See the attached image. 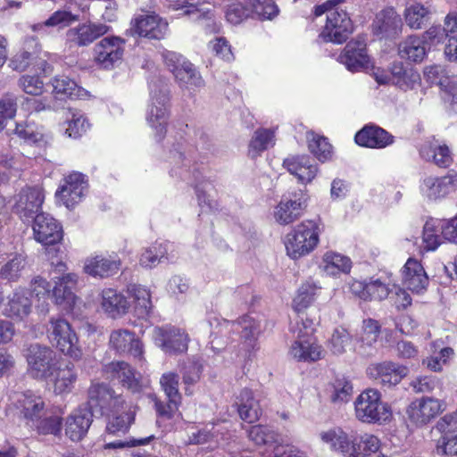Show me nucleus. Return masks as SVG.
<instances>
[{"label":"nucleus","instance_id":"nucleus-1","mask_svg":"<svg viewBox=\"0 0 457 457\" xmlns=\"http://www.w3.org/2000/svg\"><path fill=\"white\" fill-rule=\"evenodd\" d=\"M78 279V275L73 272L54 276L53 278L54 287L52 288L46 278L37 276L30 283L31 292H29V296L34 295L38 301L43 300L45 303L51 295L56 305L66 312H72L79 300L72 292Z\"/></svg>","mask_w":457,"mask_h":457},{"label":"nucleus","instance_id":"nucleus-2","mask_svg":"<svg viewBox=\"0 0 457 457\" xmlns=\"http://www.w3.org/2000/svg\"><path fill=\"white\" fill-rule=\"evenodd\" d=\"M150 104L146 112V122L154 131L157 140H162L170 118V90L167 81L156 78L150 81Z\"/></svg>","mask_w":457,"mask_h":457},{"label":"nucleus","instance_id":"nucleus-3","mask_svg":"<svg viewBox=\"0 0 457 457\" xmlns=\"http://www.w3.org/2000/svg\"><path fill=\"white\" fill-rule=\"evenodd\" d=\"M342 0H327L314 9V15L319 17L327 13V21L320 34L325 41L341 44L353 31L352 21L347 12L337 7Z\"/></svg>","mask_w":457,"mask_h":457},{"label":"nucleus","instance_id":"nucleus-4","mask_svg":"<svg viewBox=\"0 0 457 457\" xmlns=\"http://www.w3.org/2000/svg\"><path fill=\"white\" fill-rule=\"evenodd\" d=\"M213 321L216 323L215 328L212 330L211 337L213 339L211 341V346L214 350H219L221 345L215 342L218 336L226 337L231 330L241 328V345L242 349L245 353H251L258 345V337L262 331L260 321L256 320L251 316H244L237 323L228 321L227 320H220L214 317Z\"/></svg>","mask_w":457,"mask_h":457},{"label":"nucleus","instance_id":"nucleus-5","mask_svg":"<svg viewBox=\"0 0 457 457\" xmlns=\"http://www.w3.org/2000/svg\"><path fill=\"white\" fill-rule=\"evenodd\" d=\"M354 413L358 420L368 423H385L391 420L392 410L387 403L381 400L377 389L362 391L354 401Z\"/></svg>","mask_w":457,"mask_h":457},{"label":"nucleus","instance_id":"nucleus-6","mask_svg":"<svg viewBox=\"0 0 457 457\" xmlns=\"http://www.w3.org/2000/svg\"><path fill=\"white\" fill-rule=\"evenodd\" d=\"M49 341L65 356L74 361L83 357L79 339L71 325L63 318H51L47 328Z\"/></svg>","mask_w":457,"mask_h":457},{"label":"nucleus","instance_id":"nucleus-7","mask_svg":"<svg viewBox=\"0 0 457 457\" xmlns=\"http://www.w3.org/2000/svg\"><path fill=\"white\" fill-rule=\"evenodd\" d=\"M320 228L312 220H305L298 224L286 236L285 246L287 255L298 259L309 254L319 243Z\"/></svg>","mask_w":457,"mask_h":457},{"label":"nucleus","instance_id":"nucleus-8","mask_svg":"<svg viewBox=\"0 0 457 457\" xmlns=\"http://www.w3.org/2000/svg\"><path fill=\"white\" fill-rule=\"evenodd\" d=\"M28 374L38 380H46L54 375L58 360L56 353L47 345L31 344L25 350Z\"/></svg>","mask_w":457,"mask_h":457},{"label":"nucleus","instance_id":"nucleus-9","mask_svg":"<svg viewBox=\"0 0 457 457\" xmlns=\"http://www.w3.org/2000/svg\"><path fill=\"white\" fill-rule=\"evenodd\" d=\"M164 58L180 88L192 94L204 86L200 72L185 57L176 53H168Z\"/></svg>","mask_w":457,"mask_h":457},{"label":"nucleus","instance_id":"nucleus-10","mask_svg":"<svg viewBox=\"0 0 457 457\" xmlns=\"http://www.w3.org/2000/svg\"><path fill=\"white\" fill-rule=\"evenodd\" d=\"M87 404L90 411L101 416H110L116 410H123L125 401L121 395L104 383H94L88 388Z\"/></svg>","mask_w":457,"mask_h":457},{"label":"nucleus","instance_id":"nucleus-11","mask_svg":"<svg viewBox=\"0 0 457 457\" xmlns=\"http://www.w3.org/2000/svg\"><path fill=\"white\" fill-rule=\"evenodd\" d=\"M419 189L427 202H440L457 189V172L450 170L441 177L427 176L420 180Z\"/></svg>","mask_w":457,"mask_h":457},{"label":"nucleus","instance_id":"nucleus-12","mask_svg":"<svg viewBox=\"0 0 457 457\" xmlns=\"http://www.w3.org/2000/svg\"><path fill=\"white\" fill-rule=\"evenodd\" d=\"M152 338L156 346L170 355L186 353L190 340L184 329L172 326L155 327Z\"/></svg>","mask_w":457,"mask_h":457},{"label":"nucleus","instance_id":"nucleus-13","mask_svg":"<svg viewBox=\"0 0 457 457\" xmlns=\"http://www.w3.org/2000/svg\"><path fill=\"white\" fill-rule=\"evenodd\" d=\"M88 188L86 176L72 172L63 179V183L55 192V197L68 209L74 208L86 195Z\"/></svg>","mask_w":457,"mask_h":457},{"label":"nucleus","instance_id":"nucleus-14","mask_svg":"<svg viewBox=\"0 0 457 457\" xmlns=\"http://www.w3.org/2000/svg\"><path fill=\"white\" fill-rule=\"evenodd\" d=\"M446 410V403L434 397L423 396L412 401L407 408L409 420L417 426H423Z\"/></svg>","mask_w":457,"mask_h":457},{"label":"nucleus","instance_id":"nucleus-15","mask_svg":"<svg viewBox=\"0 0 457 457\" xmlns=\"http://www.w3.org/2000/svg\"><path fill=\"white\" fill-rule=\"evenodd\" d=\"M125 40L120 37H105L93 48L94 61L104 69H112L121 61Z\"/></svg>","mask_w":457,"mask_h":457},{"label":"nucleus","instance_id":"nucleus-16","mask_svg":"<svg viewBox=\"0 0 457 457\" xmlns=\"http://www.w3.org/2000/svg\"><path fill=\"white\" fill-rule=\"evenodd\" d=\"M44 200L45 194L40 186L26 187L15 197L14 212L21 219L29 220L39 214Z\"/></svg>","mask_w":457,"mask_h":457},{"label":"nucleus","instance_id":"nucleus-17","mask_svg":"<svg viewBox=\"0 0 457 457\" xmlns=\"http://www.w3.org/2000/svg\"><path fill=\"white\" fill-rule=\"evenodd\" d=\"M305 207L306 196L303 192L284 195L274 209V220L280 225H288L302 216Z\"/></svg>","mask_w":457,"mask_h":457},{"label":"nucleus","instance_id":"nucleus-18","mask_svg":"<svg viewBox=\"0 0 457 457\" xmlns=\"http://www.w3.org/2000/svg\"><path fill=\"white\" fill-rule=\"evenodd\" d=\"M109 345L117 353H128L138 361H145L143 343L134 332L127 328L112 330L109 337Z\"/></svg>","mask_w":457,"mask_h":457},{"label":"nucleus","instance_id":"nucleus-19","mask_svg":"<svg viewBox=\"0 0 457 457\" xmlns=\"http://www.w3.org/2000/svg\"><path fill=\"white\" fill-rule=\"evenodd\" d=\"M110 27L100 22L85 21L71 28L66 32V40L71 46L83 47L91 45L100 37L105 35Z\"/></svg>","mask_w":457,"mask_h":457},{"label":"nucleus","instance_id":"nucleus-20","mask_svg":"<svg viewBox=\"0 0 457 457\" xmlns=\"http://www.w3.org/2000/svg\"><path fill=\"white\" fill-rule=\"evenodd\" d=\"M33 232L35 239L44 245H55L62 238L61 224L50 214L45 212L35 216Z\"/></svg>","mask_w":457,"mask_h":457},{"label":"nucleus","instance_id":"nucleus-21","mask_svg":"<svg viewBox=\"0 0 457 457\" xmlns=\"http://www.w3.org/2000/svg\"><path fill=\"white\" fill-rule=\"evenodd\" d=\"M134 33L140 37L160 40L168 31V22L154 12L140 14L132 21Z\"/></svg>","mask_w":457,"mask_h":457},{"label":"nucleus","instance_id":"nucleus-22","mask_svg":"<svg viewBox=\"0 0 457 457\" xmlns=\"http://www.w3.org/2000/svg\"><path fill=\"white\" fill-rule=\"evenodd\" d=\"M419 152L424 161L432 162L439 168H447L453 162L449 146L434 136L421 144Z\"/></svg>","mask_w":457,"mask_h":457},{"label":"nucleus","instance_id":"nucleus-23","mask_svg":"<svg viewBox=\"0 0 457 457\" xmlns=\"http://www.w3.org/2000/svg\"><path fill=\"white\" fill-rule=\"evenodd\" d=\"M406 366L392 361L370 364L367 369L368 376L378 383L385 386H395L408 375Z\"/></svg>","mask_w":457,"mask_h":457},{"label":"nucleus","instance_id":"nucleus-24","mask_svg":"<svg viewBox=\"0 0 457 457\" xmlns=\"http://www.w3.org/2000/svg\"><path fill=\"white\" fill-rule=\"evenodd\" d=\"M16 408L29 426L35 425L47 411L43 397L31 391H27L19 395Z\"/></svg>","mask_w":457,"mask_h":457},{"label":"nucleus","instance_id":"nucleus-25","mask_svg":"<svg viewBox=\"0 0 457 457\" xmlns=\"http://www.w3.org/2000/svg\"><path fill=\"white\" fill-rule=\"evenodd\" d=\"M338 60L348 71L353 72L367 69L370 60L364 40L357 39L347 43Z\"/></svg>","mask_w":457,"mask_h":457},{"label":"nucleus","instance_id":"nucleus-26","mask_svg":"<svg viewBox=\"0 0 457 457\" xmlns=\"http://www.w3.org/2000/svg\"><path fill=\"white\" fill-rule=\"evenodd\" d=\"M283 166L302 184L312 181L318 172L317 165L307 155L288 156L284 160Z\"/></svg>","mask_w":457,"mask_h":457},{"label":"nucleus","instance_id":"nucleus-27","mask_svg":"<svg viewBox=\"0 0 457 457\" xmlns=\"http://www.w3.org/2000/svg\"><path fill=\"white\" fill-rule=\"evenodd\" d=\"M403 284L413 293H422L428 285L427 273L417 260L410 258L403 269Z\"/></svg>","mask_w":457,"mask_h":457},{"label":"nucleus","instance_id":"nucleus-28","mask_svg":"<svg viewBox=\"0 0 457 457\" xmlns=\"http://www.w3.org/2000/svg\"><path fill=\"white\" fill-rule=\"evenodd\" d=\"M7 299L4 309V314L6 317L14 320H22L31 312L32 303L26 289H16Z\"/></svg>","mask_w":457,"mask_h":457},{"label":"nucleus","instance_id":"nucleus-29","mask_svg":"<svg viewBox=\"0 0 457 457\" xmlns=\"http://www.w3.org/2000/svg\"><path fill=\"white\" fill-rule=\"evenodd\" d=\"M92 417V412L86 407L78 408L69 415L65 433L71 440L79 441L87 435Z\"/></svg>","mask_w":457,"mask_h":457},{"label":"nucleus","instance_id":"nucleus-30","mask_svg":"<svg viewBox=\"0 0 457 457\" xmlns=\"http://www.w3.org/2000/svg\"><path fill=\"white\" fill-rule=\"evenodd\" d=\"M120 269V260L117 256L96 255L86 260L84 271L92 276L108 278Z\"/></svg>","mask_w":457,"mask_h":457},{"label":"nucleus","instance_id":"nucleus-31","mask_svg":"<svg viewBox=\"0 0 457 457\" xmlns=\"http://www.w3.org/2000/svg\"><path fill=\"white\" fill-rule=\"evenodd\" d=\"M393 138L387 131L374 125H366L354 137L357 145L370 148H384L393 143Z\"/></svg>","mask_w":457,"mask_h":457},{"label":"nucleus","instance_id":"nucleus-32","mask_svg":"<svg viewBox=\"0 0 457 457\" xmlns=\"http://www.w3.org/2000/svg\"><path fill=\"white\" fill-rule=\"evenodd\" d=\"M184 148V144L178 142L170 149L169 162L172 165L170 173L190 182L191 177H195V170H191V160L185 155Z\"/></svg>","mask_w":457,"mask_h":457},{"label":"nucleus","instance_id":"nucleus-33","mask_svg":"<svg viewBox=\"0 0 457 457\" xmlns=\"http://www.w3.org/2000/svg\"><path fill=\"white\" fill-rule=\"evenodd\" d=\"M402 29V20L393 8L379 12L373 22V30L377 36L389 37L398 35Z\"/></svg>","mask_w":457,"mask_h":457},{"label":"nucleus","instance_id":"nucleus-34","mask_svg":"<svg viewBox=\"0 0 457 457\" xmlns=\"http://www.w3.org/2000/svg\"><path fill=\"white\" fill-rule=\"evenodd\" d=\"M105 372L109 378L118 379L130 392H140V382L136 378L135 371L127 362L112 361L105 366Z\"/></svg>","mask_w":457,"mask_h":457},{"label":"nucleus","instance_id":"nucleus-35","mask_svg":"<svg viewBox=\"0 0 457 457\" xmlns=\"http://www.w3.org/2000/svg\"><path fill=\"white\" fill-rule=\"evenodd\" d=\"M101 307L109 317L117 319L129 312L130 303L120 292L106 288L102 292Z\"/></svg>","mask_w":457,"mask_h":457},{"label":"nucleus","instance_id":"nucleus-36","mask_svg":"<svg viewBox=\"0 0 457 457\" xmlns=\"http://www.w3.org/2000/svg\"><path fill=\"white\" fill-rule=\"evenodd\" d=\"M289 354L298 361H315L321 358V346L312 338L296 337L292 344Z\"/></svg>","mask_w":457,"mask_h":457},{"label":"nucleus","instance_id":"nucleus-37","mask_svg":"<svg viewBox=\"0 0 457 457\" xmlns=\"http://www.w3.org/2000/svg\"><path fill=\"white\" fill-rule=\"evenodd\" d=\"M237 405L240 418L248 423L257 421L262 416L260 401L253 396L250 389L245 388L240 392Z\"/></svg>","mask_w":457,"mask_h":457},{"label":"nucleus","instance_id":"nucleus-38","mask_svg":"<svg viewBox=\"0 0 457 457\" xmlns=\"http://www.w3.org/2000/svg\"><path fill=\"white\" fill-rule=\"evenodd\" d=\"M381 449L382 443L377 436L364 434L353 443L347 457H386Z\"/></svg>","mask_w":457,"mask_h":457},{"label":"nucleus","instance_id":"nucleus-39","mask_svg":"<svg viewBox=\"0 0 457 457\" xmlns=\"http://www.w3.org/2000/svg\"><path fill=\"white\" fill-rule=\"evenodd\" d=\"M204 4L205 0H174L170 2V7L176 11H182L183 15L188 16L194 21H210L212 12Z\"/></svg>","mask_w":457,"mask_h":457},{"label":"nucleus","instance_id":"nucleus-40","mask_svg":"<svg viewBox=\"0 0 457 457\" xmlns=\"http://www.w3.org/2000/svg\"><path fill=\"white\" fill-rule=\"evenodd\" d=\"M390 70L392 84L401 90H412L420 82V73L402 62H394Z\"/></svg>","mask_w":457,"mask_h":457},{"label":"nucleus","instance_id":"nucleus-41","mask_svg":"<svg viewBox=\"0 0 457 457\" xmlns=\"http://www.w3.org/2000/svg\"><path fill=\"white\" fill-rule=\"evenodd\" d=\"M40 51L37 40L33 37H27L22 49L12 58L10 66L12 70L23 71L35 62Z\"/></svg>","mask_w":457,"mask_h":457},{"label":"nucleus","instance_id":"nucleus-42","mask_svg":"<svg viewBox=\"0 0 457 457\" xmlns=\"http://www.w3.org/2000/svg\"><path fill=\"white\" fill-rule=\"evenodd\" d=\"M77 371L71 362H68L65 367H55L54 375L50 381L53 385V390L55 395H64L70 393L77 380Z\"/></svg>","mask_w":457,"mask_h":457},{"label":"nucleus","instance_id":"nucleus-43","mask_svg":"<svg viewBox=\"0 0 457 457\" xmlns=\"http://www.w3.org/2000/svg\"><path fill=\"white\" fill-rule=\"evenodd\" d=\"M3 249L0 246V263L5 260ZM7 262L0 269V278L9 281H17L27 267L26 257L22 253H14L7 254Z\"/></svg>","mask_w":457,"mask_h":457},{"label":"nucleus","instance_id":"nucleus-44","mask_svg":"<svg viewBox=\"0 0 457 457\" xmlns=\"http://www.w3.org/2000/svg\"><path fill=\"white\" fill-rule=\"evenodd\" d=\"M320 267L327 275L336 277L340 274H349L352 261L345 255L328 251L324 253Z\"/></svg>","mask_w":457,"mask_h":457},{"label":"nucleus","instance_id":"nucleus-45","mask_svg":"<svg viewBox=\"0 0 457 457\" xmlns=\"http://www.w3.org/2000/svg\"><path fill=\"white\" fill-rule=\"evenodd\" d=\"M172 245L168 242H156L143 250L139 257L142 267L152 269L165 260L170 259Z\"/></svg>","mask_w":457,"mask_h":457},{"label":"nucleus","instance_id":"nucleus-46","mask_svg":"<svg viewBox=\"0 0 457 457\" xmlns=\"http://www.w3.org/2000/svg\"><path fill=\"white\" fill-rule=\"evenodd\" d=\"M127 292L134 301L137 316L146 318L153 307L149 290L140 285L132 284L128 287Z\"/></svg>","mask_w":457,"mask_h":457},{"label":"nucleus","instance_id":"nucleus-47","mask_svg":"<svg viewBox=\"0 0 457 457\" xmlns=\"http://www.w3.org/2000/svg\"><path fill=\"white\" fill-rule=\"evenodd\" d=\"M425 45L422 38L411 36L400 44L399 55L401 58L413 62H421L427 54Z\"/></svg>","mask_w":457,"mask_h":457},{"label":"nucleus","instance_id":"nucleus-48","mask_svg":"<svg viewBox=\"0 0 457 457\" xmlns=\"http://www.w3.org/2000/svg\"><path fill=\"white\" fill-rule=\"evenodd\" d=\"M106 425V431L109 435H118L119 433H125L128 431L129 426L135 420L134 411L128 410L127 405L124 404L123 410H116L112 412Z\"/></svg>","mask_w":457,"mask_h":457},{"label":"nucleus","instance_id":"nucleus-49","mask_svg":"<svg viewBox=\"0 0 457 457\" xmlns=\"http://www.w3.org/2000/svg\"><path fill=\"white\" fill-rule=\"evenodd\" d=\"M321 441L330 449L348 454L350 452V440L347 434L340 428H333L320 433Z\"/></svg>","mask_w":457,"mask_h":457},{"label":"nucleus","instance_id":"nucleus-50","mask_svg":"<svg viewBox=\"0 0 457 457\" xmlns=\"http://www.w3.org/2000/svg\"><path fill=\"white\" fill-rule=\"evenodd\" d=\"M406 24L412 29H420L430 19V10L420 3L406 7L404 12Z\"/></svg>","mask_w":457,"mask_h":457},{"label":"nucleus","instance_id":"nucleus-51","mask_svg":"<svg viewBox=\"0 0 457 457\" xmlns=\"http://www.w3.org/2000/svg\"><path fill=\"white\" fill-rule=\"evenodd\" d=\"M65 135L71 138H79L89 128V123L81 111L70 109L66 114Z\"/></svg>","mask_w":457,"mask_h":457},{"label":"nucleus","instance_id":"nucleus-52","mask_svg":"<svg viewBox=\"0 0 457 457\" xmlns=\"http://www.w3.org/2000/svg\"><path fill=\"white\" fill-rule=\"evenodd\" d=\"M306 138L310 151L319 161L323 162L331 158L332 145L328 142L326 137L310 131L307 132Z\"/></svg>","mask_w":457,"mask_h":457},{"label":"nucleus","instance_id":"nucleus-53","mask_svg":"<svg viewBox=\"0 0 457 457\" xmlns=\"http://www.w3.org/2000/svg\"><path fill=\"white\" fill-rule=\"evenodd\" d=\"M273 145L274 132L272 130L267 129H257L249 144V155L255 158Z\"/></svg>","mask_w":457,"mask_h":457},{"label":"nucleus","instance_id":"nucleus-54","mask_svg":"<svg viewBox=\"0 0 457 457\" xmlns=\"http://www.w3.org/2000/svg\"><path fill=\"white\" fill-rule=\"evenodd\" d=\"M78 17L73 15L71 12L65 10H58L51 14V16L44 22L37 23L32 26V29L38 33H43L46 28L48 27H67L72 22L76 21Z\"/></svg>","mask_w":457,"mask_h":457},{"label":"nucleus","instance_id":"nucleus-55","mask_svg":"<svg viewBox=\"0 0 457 457\" xmlns=\"http://www.w3.org/2000/svg\"><path fill=\"white\" fill-rule=\"evenodd\" d=\"M353 395V385L347 378H337L331 384L330 399L334 403H347Z\"/></svg>","mask_w":457,"mask_h":457},{"label":"nucleus","instance_id":"nucleus-56","mask_svg":"<svg viewBox=\"0 0 457 457\" xmlns=\"http://www.w3.org/2000/svg\"><path fill=\"white\" fill-rule=\"evenodd\" d=\"M318 289L319 287L314 283L306 282L303 284L293 300L294 310L301 312L306 309L313 302Z\"/></svg>","mask_w":457,"mask_h":457},{"label":"nucleus","instance_id":"nucleus-57","mask_svg":"<svg viewBox=\"0 0 457 457\" xmlns=\"http://www.w3.org/2000/svg\"><path fill=\"white\" fill-rule=\"evenodd\" d=\"M253 15L261 20H271L278 12V6L273 0H246Z\"/></svg>","mask_w":457,"mask_h":457},{"label":"nucleus","instance_id":"nucleus-58","mask_svg":"<svg viewBox=\"0 0 457 457\" xmlns=\"http://www.w3.org/2000/svg\"><path fill=\"white\" fill-rule=\"evenodd\" d=\"M248 438L258 445H268L270 447L276 445V435L270 428L256 425L253 426L247 431Z\"/></svg>","mask_w":457,"mask_h":457},{"label":"nucleus","instance_id":"nucleus-59","mask_svg":"<svg viewBox=\"0 0 457 457\" xmlns=\"http://www.w3.org/2000/svg\"><path fill=\"white\" fill-rule=\"evenodd\" d=\"M54 93L61 97L79 96L80 88L68 77H56L53 80Z\"/></svg>","mask_w":457,"mask_h":457},{"label":"nucleus","instance_id":"nucleus-60","mask_svg":"<svg viewBox=\"0 0 457 457\" xmlns=\"http://www.w3.org/2000/svg\"><path fill=\"white\" fill-rule=\"evenodd\" d=\"M437 440L436 453L443 456L457 455V431L450 432V428Z\"/></svg>","mask_w":457,"mask_h":457},{"label":"nucleus","instance_id":"nucleus-61","mask_svg":"<svg viewBox=\"0 0 457 457\" xmlns=\"http://www.w3.org/2000/svg\"><path fill=\"white\" fill-rule=\"evenodd\" d=\"M351 336L348 331L342 328H335L328 343V347L334 354H342L345 352L346 347L351 345Z\"/></svg>","mask_w":457,"mask_h":457},{"label":"nucleus","instance_id":"nucleus-62","mask_svg":"<svg viewBox=\"0 0 457 457\" xmlns=\"http://www.w3.org/2000/svg\"><path fill=\"white\" fill-rule=\"evenodd\" d=\"M392 289L380 278H370L366 287V301H382L386 299Z\"/></svg>","mask_w":457,"mask_h":457},{"label":"nucleus","instance_id":"nucleus-63","mask_svg":"<svg viewBox=\"0 0 457 457\" xmlns=\"http://www.w3.org/2000/svg\"><path fill=\"white\" fill-rule=\"evenodd\" d=\"M179 375L174 372L162 374L160 384L169 401H180L181 395L179 392Z\"/></svg>","mask_w":457,"mask_h":457},{"label":"nucleus","instance_id":"nucleus-64","mask_svg":"<svg viewBox=\"0 0 457 457\" xmlns=\"http://www.w3.org/2000/svg\"><path fill=\"white\" fill-rule=\"evenodd\" d=\"M30 427L35 428L39 434L56 436L62 429V419L57 415L46 416V414L35 425Z\"/></svg>","mask_w":457,"mask_h":457}]
</instances>
